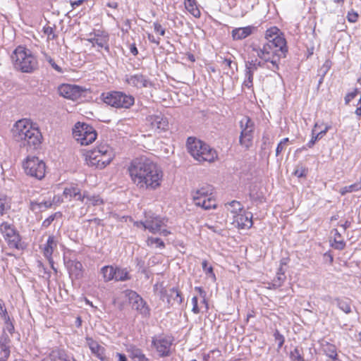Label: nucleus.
Returning <instances> with one entry per match:
<instances>
[{
    "label": "nucleus",
    "mask_w": 361,
    "mask_h": 361,
    "mask_svg": "<svg viewBox=\"0 0 361 361\" xmlns=\"http://www.w3.org/2000/svg\"><path fill=\"white\" fill-rule=\"evenodd\" d=\"M127 173L131 183L140 190H155L161 186L164 172L157 163L142 156L130 161Z\"/></svg>",
    "instance_id": "f257e3e1"
},
{
    "label": "nucleus",
    "mask_w": 361,
    "mask_h": 361,
    "mask_svg": "<svg viewBox=\"0 0 361 361\" xmlns=\"http://www.w3.org/2000/svg\"><path fill=\"white\" fill-rule=\"evenodd\" d=\"M267 42L262 47L256 43L250 46L252 51L256 54L257 59L265 63H269V68L276 71L279 68V63L285 58L288 51L284 34L276 26L267 28L264 32Z\"/></svg>",
    "instance_id": "f03ea898"
},
{
    "label": "nucleus",
    "mask_w": 361,
    "mask_h": 361,
    "mask_svg": "<svg viewBox=\"0 0 361 361\" xmlns=\"http://www.w3.org/2000/svg\"><path fill=\"white\" fill-rule=\"evenodd\" d=\"M12 133L14 138L18 142H23L32 149H38L43 140L42 135L36 124L28 119L18 121L13 127Z\"/></svg>",
    "instance_id": "7ed1b4c3"
},
{
    "label": "nucleus",
    "mask_w": 361,
    "mask_h": 361,
    "mask_svg": "<svg viewBox=\"0 0 361 361\" xmlns=\"http://www.w3.org/2000/svg\"><path fill=\"white\" fill-rule=\"evenodd\" d=\"M82 157L87 166L102 170L114 161L116 153L109 144L99 143L94 147L85 149L82 152Z\"/></svg>",
    "instance_id": "20e7f679"
},
{
    "label": "nucleus",
    "mask_w": 361,
    "mask_h": 361,
    "mask_svg": "<svg viewBox=\"0 0 361 361\" xmlns=\"http://www.w3.org/2000/svg\"><path fill=\"white\" fill-rule=\"evenodd\" d=\"M186 147L189 154L200 163H212L218 159V154L214 149L196 137H189Z\"/></svg>",
    "instance_id": "39448f33"
},
{
    "label": "nucleus",
    "mask_w": 361,
    "mask_h": 361,
    "mask_svg": "<svg viewBox=\"0 0 361 361\" xmlns=\"http://www.w3.org/2000/svg\"><path fill=\"white\" fill-rule=\"evenodd\" d=\"M16 68L23 73H30L37 67V60L32 51L24 46H18L11 55Z\"/></svg>",
    "instance_id": "423d86ee"
},
{
    "label": "nucleus",
    "mask_w": 361,
    "mask_h": 361,
    "mask_svg": "<svg viewBox=\"0 0 361 361\" xmlns=\"http://www.w3.org/2000/svg\"><path fill=\"white\" fill-rule=\"evenodd\" d=\"M214 188L211 185H205L192 192V200L195 204L204 209H214L216 200L214 195Z\"/></svg>",
    "instance_id": "0eeeda50"
},
{
    "label": "nucleus",
    "mask_w": 361,
    "mask_h": 361,
    "mask_svg": "<svg viewBox=\"0 0 361 361\" xmlns=\"http://www.w3.org/2000/svg\"><path fill=\"white\" fill-rule=\"evenodd\" d=\"M101 98L105 104L116 109H129L135 103L133 96L120 91L104 92Z\"/></svg>",
    "instance_id": "6e6552de"
},
{
    "label": "nucleus",
    "mask_w": 361,
    "mask_h": 361,
    "mask_svg": "<svg viewBox=\"0 0 361 361\" xmlns=\"http://www.w3.org/2000/svg\"><path fill=\"white\" fill-rule=\"evenodd\" d=\"M24 173L32 178L42 180L46 174V164L36 156L29 155L22 162Z\"/></svg>",
    "instance_id": "1a4fd4ad"
},
{
    "label": "nucleus",
    "mask_w": 361,
    "mask_h": 361,
    "mask_svg": "<svg viewBox=\"0 0 361 361\" xmlns=\"http://www.w3.org/2000/svg\"><path fill=\"white\" fill-rule=\"evenodd\" d=\"M73 136L81 145H89L95 141L97 133L92 126L78 122L73 129Z\"/></svg>",
    "instance_id": "9d476101"
},
{
    "label": "nucleus",
    "mask_w": 361,
    "mask_h": 361,
    "mask_svg": "<svg viewBox=\"0 0 361 361\" xmlns=\"http://www.w3.org/2000/svg\"><path fill=\"white\" fill-rule=\"evenodd\" d=\"M240 134L239 143L245 149H249L253 142L254 132L255 128V122L250 117L245 116L239 122Z\"/></svg>",
    "instance_id": "9b49d317"
},
{
    "label": "nucleus",
    "mask_w": 361,
    "mask_h": 361,
    "mask_svg": "<svg viewBox=\"0 0 361 361\" xmlns=\"http://www.w3.org/2000/svg\"><path fill=\"white\" fill-rule=\"evenodd\" d=\"M0 232L10 248L22 249V238L15 226L6 221L0 224Z\"/></svg>",
    "instance_id": "f8f14e48"
},
{
    "label": "nucleus",
    "mask_w": 361,
    "mask_h": 361,
    "mask_svg": "<svg viewBox=\"0 0 361 361\" xmlns=\"http://www.w3.org/2000/svg\"><path fill=\"white\" fill-rule=\"evenodd\" d=\"M267 63L263 62V61L259 60L257 57L248 58V60L245 63L246 79L245 80L243 85L247 88H252L253 87L254 73L259 67H263Z\"/></svg>",
    "instance_id": "ddd939ff"
},
{
    "label": "nucleus",
    "mask_w": 361,
    "mask_h": 361,
    "mask_svg": "<svg viewBox=\"0 0 361 361\" xmlns=\"http://www.w3.org/2000/svg\"><path fill=\"white\" fill-rule=\"evenodd\" d=\"M61 96L73 101L80 98L85 92V89L76 85L62 84L58 88Z\"/></svg>",
    "instance_id": "4468645a"
},
{
    "label": "nucleus",
    "mask_w": 361,
    "mask_h": 361,
    "mask_svg": "<svg viewBox=\"0 0 361 361\" xmlns=\"http://www.w3.org/2000/svg\"><path fill=\"white\" fill-rule=\"evenodd\" d=\"M126 295L128 296L130 302L132 303L133 307L135 308L139 313L144 317H149L150 314V309L145 300L138 295L135 291L127 290Z\"/></svg>",
    "instance_id": "2eb2a0df"
},
{
    "label": "nucleus",
    "mask_w": 361,
    "mask_h": 361,
    "mask_svg": "<svg viewBox=\"0 0 361 361\" xmlns=\"http://www.w3.org/2000/svg\"><path fill=\"white\" fill-rule=\"evenodd\" d=\"M160 300L166 302L169 305H172L176 302L180 305L183 301V298L180 290L178 288H172L169 290L161 287L159 292Z\"/></svg>",
    "instance_id": "dca6fc26"
},
{
    "label": "nucleus",
    "mask_w": 361,
    "mask_h": 361,
    "mask_svg": "<svg viewBox=\"0 0 361 361\" xmlns=\"http://www.w3.org/2000/svg\"><path fill=\"white\" fill-rule=\"evenodd\" d=\"M152 345L161 357L169 355L172 339L169 336H159L152 339Z\"/></svg>",
    "instance_id": "f3484780"
},
{
    "label": "nucleus",
    "mask_w": 361,
    "mask_h": 361,
    "mask_svg": "<svg viewBox=\"0 0 361 361\" xmlns=\"http://www.w3.org/2000/svg\"><path fill=\"white\" fill-rule=\"evenodd\" d=\"M231 224L238 229H249L252 226V214L244 209L237 216H234Z\"/></svg>",
    "instance_id": "a211bd4d"
},
{
    "label": "nucleus",
    "mask_w": 361,
    "mask_h": 361,
    "mask_svg": "<svg viewBox=\"0 0 361 361\" xmlns=\"http://www.w3.org/2000/svg\"><path fill=\"white\" fill-rule=\"evenodd\" d=\"M150 128L159 132L166 131L169 128V121L161 115H149L146 118Z\"/></svg>",
    "instance_id": "6ab92c4d"
},
{
    "label": "nucleus",
    "mask_w": 361,
    "mask_h": 361,
    "mask_svg": "<svg viewBox=\"0 0 361 361\" xmlns=\"http://www.w3.org/2000/svg\"><path fill=\"white\" fill-rule=\"evenodd\" d=\"M58 242L57 238L54 235H51L48 237L47 242L41 246V250L44 256L48 259L53 269L54 261L52 255L55 249L57 247Z\"/></svg>",
    "instance_id": "aec40b11"
},
{
    "label": "nucleus",
    "mask_w": 361,
    "mask_h": 361,
    "mask_svg": "<svg viewBox=\"0 0 361 361\" xmlns=\"http://www.w3.org/2000/svg\"><path fill=\"white\" fill-rule=\"evenodd\" d=\"M86 343L91 350V353L100 361H106V349L97 341L91 337L85 338Z\"/></svg>",
    "instance_id": "412c9836"
},
{
    "label": "nucleus",
    "mask_w": 361,
    "mask_h": 361,
    "mask_svg": "<svg viewBox=\"0 0 361 361\" xmlns=\"http://www.w3.org/2000/svg\"><path fill=\"white\" fill-rule=\"evenodd\" d=\"M145 229L149 230L152 233H159L163 226H166V221L164 218L159 216L150 217L145 222H140Z\"/></svg>",
    "instance_id": "4be33fe9"
},
{
    "label": "nucleus",
    "mask_w": 361,
    "mask_h": 361,
    "mask_svg": "<svg viewBox=\"0 0 361 361\" xmlns=\"http://www.w3.org/2000/svg\"><path fill=\"white\" fill-rule=\"evenodd\" d=\"M90 42L92 47L97 46L99 48H104L105 50L109 51V37L108 33L104 31H98L94 34V36L87 39Z\"/></svg>",
    "instance_id": "5701e85b"
},
{
    "label": "nucleus",
    "mask_w": 361,
    "mask_h": 361,
    "mask_svg": "<svg viewBox=\"0 0 361 361\" xmlns=\"http://www.w3.org/2000/svg\"><path fill=\"white\" fill-rule=\"evenodd\" d=\"M224 209L227 216L231 219L234 218V216H237L245 209L243 204L236 200L224 204Z\"/></svg>",
    "instance_id": "b1692460"
},
{
    "label": "nucleus",
    "mask_w": 361,
    "mask_h": 361,
    "mask_svg": "<svg viewBox=\"0 0 361 361\" xmlns=\"http://www.w3.org/2000/svg\"><path fill=\"white\" fill-rule=\"evenodd\" d=\"M82 202H84L87 207L90 206H99L104 204V200L101 197V196L98 194H90L87 191H85L82 193V197L81 200Z\"/></svg>",
    "instance_id": "393cba45"
},
{
    "label": "nucleus",
    "mask_w": 361,
    "mask_h": 361,
    "mask_svg": "<svg viewBox=\"0 0 361 361\" xmlns=\"http://www.w3.org/2000/svg\"><path fill=\"white\" fill-rule=\"evenodd\" d=\"M254 30L252 25L235 28L231 32L232 38L233 40H242L251 35Z\"/></svg>",
    "instance_id": "a878e982"
},
{
    "label": "nucleus",
    "mask_w": 361,
    "mask_h": 361,
    "mask_svg": "<svg viewBox=\"0 0 361 361\" xmlns=\"http://www.w3.org/2000/svg\"><path fill=\"white\" fill-rule=\"evenodd\" d=\"M127 82L137 88L147 87L152 85L151 82L141 74H135L130 76L127 79Z\"/></svg>",
    "instance_id": "bb28decb"
},
{
    "label": "nucleus",
    "mask_w": 361,
    "mask_h": 361,
    "mask_svg": "<svg viewBox=\"0 0 361 361\" xmlns=\"http://www.w3.org/2000/svg\"><path fill=\"white\" fill-rule=\"evenodd\" d=\"M63 195L65 198L69 200L77 198V200L81 201L82 197L81 190L76 184H72L70 186L66 187L63 190Z\"/></svg>",
    "instance_id": "cd10ccee"
},
{
    "label": "nucleus",
    "mask_w": 361,
    "mask_h": 361,
    "mask_svg": "<svg viewBox=\"0 0 361 361\" xmlns=\"http://www.w3.org/2000/svg\"><path fill=\"white\" fill-rule=\"evenodd\" d=\"M329 127L325 126L323 129L321 128V126L317 123H315L314 128L312 129V137L310 142L307 143L309 147H312L317 140L321 139L324 135H326L328 131Z\"/></svg>",
    "instance_id": "c85d7f7f"
},
{
    "label": "nucleus",
    "mask_w": 361,
    "mask_h": 361,
    "mask_svg": "<svg viewBox=\"0 0 361 361\" xmlns=\"http://www.w3.org/2000/svg\"><path fill=\"white\" fill-rule=\"evenodd\" d=\"M127 352L129 353L130 358L133 360L137 359V361H149V359L142 353V350L135 345H130L128 348H127Z\"/></svg>",
    "instance_id": "c756f323"
},
{
    "label": "nucleus",
    "mask_w": 361,
    "mask_h": 361,
    "mask_svg": "<svg viewBox=\"0 0 361 361\" xmlns=\"http://www.w3.org/2000/svg\"><path fill=\"white\" fill-rule=\"evenodd\" d=\"M100 272L105 282L115 280L116 267L111 265L104 266L102 267Z\"/></svg>",
    "instance_id": "7c9ffc66"
},
{
    "label": "nucleus",
    "mask_w": 361,
    "mask_h": 361,
    "mask_svg": "<svg viewBox=\"0 0 361 361\" xmlns=\"http://www.w3.org/2000/svg\"><path fill=\"white\" fill-rule=\"evenodd\" d=\"M184 5L185 9L195 18H199L201 16L196 0H184Z\"/></svg>",
    "instance_id": "2f4dec72"
},
{
    "label": "nucleus",
    "mask_w": 361,
    "mask_h": 361,
    "mask_svg": "<svg viewBox=\"0 0 361 361\" xmlns=\"http://www.w3.org/2000/svg\"><path fill=\"white\" fill-rule=\"evenodd\" d=\"M130 279L128 271L126 269L116 267V281H125Z\"/></svg>",
    "instance_id": "473e14b6"
},
{
    "label": "nucleus",
    "mask_w": 361,
    "mask_h": 361,
    "mask_svg": "<svg viewBox=\"0 0 361 361\" xmlns=\"http://www.w3.org/2000/svg\"><path fill=\"white\" fill-rule=\"evenodd\" d=\"M202 267L203 271L206 274V276L211 279L212 281H216V274L214 271L213 267L211 264H209L207 260L204 259L202 262Z\"/></svg>",
    "instance_id": "72a5a7b5"
},
{
    "label": "nucleus",
    "mask_w": 361,
    "mask_h": 361,
    "mask_svg": "<svg viewBox=\"0 0 361 361\" xmlns=\"http://www.w3.org/2000/svg\"><path fill=\"white\" fill-rule=\"evenodd\" d=\"M9 342H10V339L8 338V337L7 336L2 337L0 340V348H1V350L4 352V357L6 359H8V357H10L11 351H10V348L8 345Z\"/></svg>",
    "instance_id": "f704fd0d"
},
{
    "label": "nucleus",
    "mask_w": 361,
    "mask_h": 361,
    "mask_svg": "<svg viewBox=\"0 0 361 361\" xmlns=\"http://www.w3.org/2000/svg\"><path fill=\"white\" fill-rule=\"evenodd\" d=\"M11 208V201L6 195H0V216Z\"/></svg>",
    "instance_id": "c9c22d12"
},
{
    "label": "nucleus",
    "mask_w": 361,
    "mask_h": 361,
    "mask_svg": "<svg viewBox=\"0 0 361 361\" xmlns=\"http://www.w3.org/2000/svg\"><path fill=\"white\" fill-rule=\"evenodd\" d=\"M360 190H361V182H356L352 185L341 188L340 190V193L342 195H344L346 193L356 192Z\"/></svg>",
    "instance_id": "e433bc0d"
},
{
    "label": "nucleus",
    "mask_w": 361,
    "mask_h": 361,
    "mask_svg": "<svg viewBox=\"0 0 361 361\" xmlns=\"http://www.w3.org/2000/svg\"><path fill=\"white\" fill-rule=\"evenodd\" d=\"M324 352L326 356H328L331 359H336L337 357L336 348L334 345L326 343V345H324Z\"/></svg>",
    "instance_id": "4c0bfd02"
},
{
    "label": "nucleus",
    "mask_w": 361,
    "mask_h": 361,
    "mask_svg": "<svg viewBox=\"0 0 361 361\" xmlns=\"http://www.w3.org/2000/svg\"><path fill=\"white\" fill-rule=\"evenodd\" d=\"M337 306L345 313L348 314L351 312L350 302L348 299H336Z\"/></svg>",
    "instance_id": "58836bf2"
},
{
    "label": "nucleus",
    "mask_w": 361,
    "mask_h": 361,
    "mask_svg": "<svg viewBox=\"0 0 361 361\" xmlns=\"http://www.w3.org/2000/svg\"><path fill=\"white\" fill-rule=\"evenodd\" d=\"M146 243H147V245L150 247H152L154 245L156 247H159L161 249L165 247V244H164V241L161 238H159L149 237L147 239Z\"/></svg>",
    "instance_id": "ea45409f"
},
{
    "label": "nucleus",
    "mask_w": 361,
    "mask_h": 361,
    "mask_svg": "<svg viewBox=\"0 0 361 361\" xmlns=\"http://www.w3.org/2000/svg\"><path fill=\"white\" fill-rule=\"evenodd\" d=\"M195 290L198 293L200 297L202 298L201 302L204 305L205 311L207 312L209 310V302L207 299V293L205 290L200 286H196Z\"/></svg>",
    "instance_id": "a19ab883"
},
{
    "label": "nucleus",
    "mask_w": 361,
    "mask_h": 361,
    "mask_svg": "<svg viewBox=\"0 0 361 361\" xmlns=\"http://www.w3.org/2000/svg\"><path fill=\"white\" fill-rule=\"evenodd\" d=\"M52 204L51 202H30V209L32 210H36L37 209H41L42 207H44L45 209L50 208L51 207Z\"/></svg>",
    "instance_id": "79ce46f5"
},
{
    "label": "nucleus",
    "mask_w": 361,
    "mask_h": 361,
    "mask_svg": "<svg viewBox=\"0 0 361 361\" xmlns=\"http://www.w3.org/2000/svg\"><path fill=\"white\" fill-rule=\"evenodd\" d=\"M43 32L44 35L47 36L48 39H54L56 38V35L54 32V28L51 26H44L43 27Z\"/></svg>",
    "instance_id": "37998d69"
},
{
    "label": "nucleus",
    "mask_w": 361,
    "mask_h": 361,
    "mask_svg": "<svg viewBox=\"0 0 361 361\" xmlns=\"http://www.w3.org/2000/svg\"><path fill=\"white\" fill-rule=\"evenodd\" d=\"M191 302L192 305V312L197 314L200 312V307L198 305V298L197 296H193L191 300Z\"/></svg>",
    "instance_id": "c03bdc74"
},
{
    "label": "nucleus",
    "mask_w": 361,
    "mask_h": 361,
    "mask_svg": "<svg viewBox=\"0 0 361 361\" xmlns=\"http://www.w3.org/2000/svg\"><path fill=\"white\" fill-rule=\"evenodd\" d=\"M56 216V213L50 215L49 217H47V219H45L43 221V222L42 224V226L44 228L49 227L51 225V224L53 222V221L55 219Z\"/></svg>",
    "instance_id": "a18cd8bd"
},
{
    "label": "nucleus",
    "mask_w": 361,
    "mask_h": 361,
    "mask_svg": "<svg viewBox=\"0 0 361 361\" xmlns=\"http://www.w3.org/2000/svg\"><path fill=\"white\" fill-rule=\"evenodd\" d=\"M307 169L302 166H301V167L298 166V169L296 170H295V176H296L299 178L305 177L307 175Z\"/></svg>",
    "instance_id": "49530a36"
},
{
    "label": "nucleus",
    "mask_w": 361,
    "mask_h": 361,
    "mask_svg": "<svg viewBox=\"0 0 361 361\" xmlns=\"http://www.w3.org/2000/svg\"><path fill=\"white\" fill-rule=\"evenodd\" d=\"M154 32H156L161 36H164L165 35V29L159 23H154Z\"/></svg>",
    "instance_id": "de8ad7c7"
},
{
    "label": "nucleus",
    "mask_w": 361,
    "mask_h": 361,
    "mask_svg": "<svg viewBox=\"0 0 361 361\" xmlns=\"http://www.w3.org/2000/svg\"><path fill=\"white\" fill-rule=\"evenodd\" d=\"M357 18H358V14L356 12L352 11H349L348 13L347 19L349 22L355 23V22H357Z\"/></svg>",
    "instance_id": "09e8293b"
},
{
    "label": "nucleus",
    "mask_w": 361,
    "mask_h": 361,
    "mask_svg": "<svg viewBox=\"0 0 361 361\" xmlns=\"http://www.w3.org/2000/svg\"><path fill=\"white\" fill-rule=\"evenodd\" d=\"M288 140V138H285L279 143V145L276 147V155H279L283 151Z\"/></svg>",
    "instance_id": "8fccbe9b"
},
{
    "label": "nucleus",
    "mask_w": 361,
    "mask_h": 361,
    "mask_svg": "<svg viewBox=\"0 0 361 361\" xmlns=\"http://www.w3.org/2000/svg\"><path fill=\"white\" fill-rule=\"evenodd\" d=\"M345 243L343 240H338L335 238V244L334 245L335 249L341 250L345 247Z\"/></svg>",
    "instance_id": "3c124183"
},
{
    "label": "nucleus",
    "mask_w": 361,
    "mask_h": 361,
    "mask_svg": "<svg viewBox=\"0 0 361 361\" xmlns=\"http://www.w3.org/2000/svg\"><path fill=\"white\" fill-rule=\"evenodd\" d=\"M147 38L148 40L156 45H159L160 44V38H156L152 34L148 33L147 34Z\"/></svg>",
    "instance_id": "603ef678"
},
{
    "label": "nucleus",
    "mask_w": 361,
    "mask_h": 361,
    "mask_svg": "<svg viewBox=\"0 0 361 361\" xmlns=\"http://www.w3.org/2000/svg\"><path fill=\"white\" fill-rule=\"evenodd\" d=\"M356 91L348 93L345 97V103L348 104L352 99H353L356 97Z\"/></svg>",
    "instance_id": "864d4df0"
},
{
    "label": "nucleus",
    "mask_w": 361,
    "mask_h": 361,
    "mask_svg": "<svg viewBox=\"0 0 361 361\" xmlns=\"http://www.w3.org/2000/svg\"><path fill=\"white\" fill-rule=\"evenodd\" d=\"M49 63L52 66L53 68H54L56 71L59 72H61V68L55 63L54 60L51 58H49L48 59Z\"/></svg>",
    "instance_id": "5fc2aeb1"
},
{
    "label": "nucleus",
    "mask_w": 361,
    "mask_h": 361,
    "mask_svg": "<svg viewBox=\"0 0 361 361\" xmlns=\"http://www.w3.org/2000/svg\"><path fill=\"white\" fill-rule=\"evenodd\" d=\"M0 314H2L4 317L7 315V310L5 307V305L2 300L0 299Z\"/></svg>",
    "instance_id": "6e6d98bb"
},
{
    "label": "nucleus",
    "mask_w": 361,
    "mask_h": 361,
    "mask_svg": "<svg viewBox=\"0 0 361 361\" xmlns=\"http://www.w3.org/2000/svg\"><path fill=\"white\" fill-rule=\"evenodd\" d=\"M73 266L74 268L79 271V274H82V264L80 262H74L73 263Z\"/></svg>",
    "instance_id": "4d7b16f0"
},
{
    "label": "nucleus",
    "mask_w": 361,
    "mask_h": 361,
    "mask_svg": "<svg viewBox=\"0 0 361 361\" xmlns=\"http://www.w3.org/2000/svg\"><path fill=\"white\" fill-rule=\"evenodd\" d=\"M129 49L130 53L133 54L134 56H137L138 54V50L135 43L130 44Z\"/></svg>",
    "instance_id": "13d9d810"
},
{
    "label": "nucleus",
    "mask_w": 361,
    "mask_h": 361,
    "mask_svg": "<svg viewBox=\"0 0 361 361\" xmlns=\"http://www.w3.org/2000/svg\"><path fill=\"white\" fill-rule=\"evenodd\" d=\"M233 63V61L231 59H224L223 61V64L229 68H231V65Z\"/></svg>",
    "instance_id": "bf43d9fd"
},
{
    "label": "nucleus",
    "mask_w": 361,
    "mask_h": 361,
    "mask_svg": "<svg viewBox=\"0 0 361 361\" xmlns=\"http://www.w3.org/2000/svg\"><path fill=\"white\" fill-rule=\"evenodd\" d=\"M84 1H85V0H78V1H71V4L72 8H75L80 6Z\"/></svg>",
    "instance_id": "052dcab7"
},
{
    "label": "nucleus",
    "mask_w": 361,
    "mask_h": 361,
    "mask_svg": "<svg viewBox=\"0 0 361 361\" xmlns=\"http://www.w3.org/2000/svg\"><path fill=\"white\" fill-rule=\"evenodd\" d=\"M294 353H295V361H304L302 357L300 356L298 349L295 348Z\"/></svg>",
    "instance_id": "680f3d73"
},
{
    "label": "nucleus",
    "mask_w": 361,
    "mask_h": 361,
    "mask_svg": "<svg viewBox=\"0 0 361 361\" xmlns=\"http://www.w3.org/2000/svg\"><path fill=\"white\" fill-rule=\"evenodd\" d=\"M275 337L277 340H279V346L281 347L283 343V337L278 332L275 334Z\"/></svg>",
    "instance_id": "e2e57ef3"
},
{
    "label": "nucleus",
    "mask_w": 361,
    "mask_h": 361,
    "mask_svg": "<svg viewBox=\"0 0 361 361\" xmlns=\"http://www.w3.org/2000/svg\"><path fill=\"white\" fill-rule=\"evenodd\" d=\"M116 356L118 358V361H127L126 356L120 353H116Z\"/></svg>",
    "instance_id": "0e129e2a"
},
{
    "label": "nucleus",
    "mask_w": 361,
    "mask_h": 361,
    "mask_svg": "<svg viewBox=\"0 0 361 361\" xmlns=\"http://www.w3.org/2000/svg\"><path fill=\"white\" fill-rule=\"evenodd\" d=\"M350 221L346 220L343 224H341L340 226L343 228L344 230H346L350 226Z\"/></svg>",
    "instance_id": "69168bd1"
},
{
    "label": "nucleus",
    "mask_w": 361,
    "mask_h": 361,
    "mask_svg": "<svg viewBox=\"0 0 361 361\" xmlns=\"http://www.w3.org/2000/svg\"><path fill=\"white\" fill-rule=\"evenodd\" d=\"M106 6L109 8H117L118 3L117 2L108 3Z\"/></svg>",
    "instance_id": "338daca9"
},
{
    "label": "nucleus",
    "mask_w": 361,
    "mask_h": 361,
    "mask_svg": "<svg viewBox=\"0 0 361 361\" xmlns=\"http://www.w3.org/2000/svg\"><path fill=\"white\" fill-rule=\"evenodd\" d=\"M360 106L357 107L355 110L356 115L360 116H361V104H360Z\"/></svg>",
    "instance_id": "774afa93"
}]
</instances>
